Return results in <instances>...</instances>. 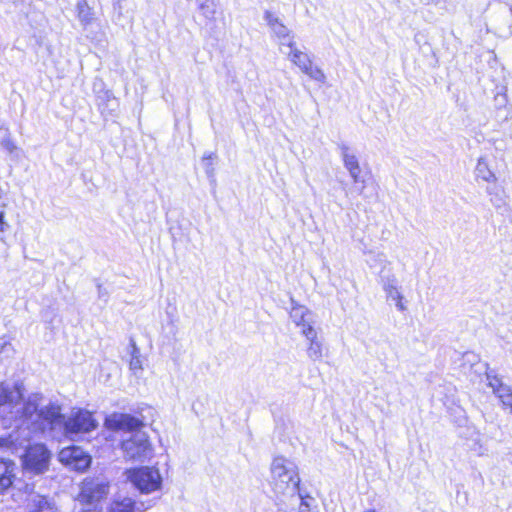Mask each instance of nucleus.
Instances as JSON below:
<instances>
[{
	"label": "nucleus",
	"instance_id": "17",
	"mask_svg": "<svg viewBox=\"0 0 512 512\" xmlns=\"http://www.w3.org/2000/svg\"><path fill=\"white\" fill-rule=\"evenodd\" d=\"M290 51L287 54L288 59L296 65L302 72L307 70V67L311 65L313 62L310 56L301 51L296 47V43H294L293 47H288Z\"/></svg>",
	"mask_w": 512,
	"mask_h": 512
},
{
	"label": "nucleus",
	"instance_id": "11",
	"mask_svg": "<svg viewBox=\"0 0 512 512\" xmlns=\"http://www.w3.org/2000/svg\"><path fill=\"white\" fill-rule=\"evenodd\" d=\"M488 386L492 389L493 393L499 398L504 409H509L512 414V389L510 386L504 384L502 380L496 375L486 374Z\"/></svg>",
	"mask_w": 512,
	"mask_h": 512
},
{
	"label": "nucleus",
	"instance_id": "31",
	"mask_svg": "<svg viewBox=\"0 0 512 512\" xmlns=\"http://www.w3.org/2000/svg\"><path fill=\"white\" fill-rule=\"evenodd\" d=\"M98 296L105 301L107 300L108 293L100 285L98 286Z\"/></svg>",
	"mask_w": 512,
	"mask_h": 512
},
{
	"label": "nucleus",
	"instance_id": "2",
	"mask_svg": "<svg viewBox=\"0 0 512 512\" xmlns=\"http://www.w3.org/2000/svg\"><path fill=\"white\" fill-rule=\"evenodd\" d=\"M23 394L19 387H9L0 383V418L6 426H13L17 429L12 432L8 437L0 438V448L11 449L17 451L18 446L22 443L19 442V431H28V427L22 423V407L27 400L22 401Z\"/></svg>",
	"mask_w": 512,
	"mask_h": 512
},
{
	"label": "nucleus",
	"instance_id": "6",
	"mask_svg": "<svg viewBox=\"0 0 512 512\" xmlns=\"http://www.w3.org/2000/svg\"><path fill=\"white\" fill-rule=\"evenodd\" d=\"M122 449L125 457L131 460L144 461L153 454L148 435L141 430L135 431L129 438L123 440Z\"/></svg>",
	"mask_w": 512,
	"mask_h": 512
},
{
	"label": "nucleus",
	"instance_id": "29",
	"mask_svg": "<svg viewBox=\"0 0 512 512\" xmlns=\"http://www.w3.org/2000/svg\"><path fill=\"white\" fill-rule=\"evenodd\" d=\"M2 146L9 152V153H13L16 149H17V146L15 145V143L8 137L6 139H4L2 141Z\"/></svg>",
	"mask_w": 512,
	"mask_h": 512
},
{
	"label": "nucleus",
	"instance_id": "10",
	"mask_svg": "<svg viewBox=\"0 0 512 512\" xmlns=\"http://www.w3.org/2000/svg\"><path fill=\"white\" fill-rule=\"evenodd\" d=\"M381 284L387 299L395 302V306L399 311H405L406 306L403 303V295L398 286V280L394 274L380 275Z\"/></svg>",
	"mask_w": 512,
	"mask_h": 512
},
{
	"label": "nucleus",
	"instance_id": "8",
	"mask_svg": "<svg viewBox=\"0 0 512 512\" xmlns=\"http://www.w3.org/2000/svg\"><path fill=\"white\" fill-rule=\"evenodd\" d=\"M59 460L77 471H84L91 463V457L76 446L63 448L59 453Z\"/></svg>",
	"mask_w": 512,
	"mask_h": 512
},
{
	"label": "nucleus",
	"instance_id": "12",
	"mask_svg": "<svg viewBox=\"0 0 512 512\" xmlns=\"http://www.w3.org/2000/svg\"><path fill=\"white\" fill-rule=\"evenodd\" d=\"M264 19L278 40H287V47L294 46V35L277 16L270 11H265Z\"/></svg>",
	"mask_w": 512,
	"mask_h": 512
},
{
	"label": "nucleus",
	"instance_id": "14",
	"mask_svg": "<svg viewBox=\"0 0 512 512\" xmlns=\"http://www.w3.org/2000/svg\"><path fill=\"white\" fill-rule=\"evenodd\" d=\"M302 334L308 341L307 345V356L312 361H319L323 357V343L318 337V333L315 329L302 330Z\"/></svg>",
	"mask_w": 512,
	"mask_h": 512
},
{
	"label": "nucleus",
	"instance_id": "22",
	"mask_svg": "<svg viewBox=\"0 0 512 512\" xmlns=\"http://www.w3.org/2000/svg\"><path fill=\"white\" fill-rule=\"evenodd\" d=\"M78 19L83 25H88L93 20V12L85 0H79L76 5Z\"/></svg>",
	"mask_w": 512,
	"mask_h": 512
},
{
	"label": "nucleus",
	"instance_id": "32",
	"mask_svg": "<svg viewBox=\"0 0 512 512\" xmlns=\"http://www.w3.org/2000/svg\"><path fill=\"white\" fill-rule=\"evenodd\" d=\"M206 173L209 177H212L214 175V168L211 163H206Z\"/></svg>",
	"mask_w": 512,
	"mask_h": 512
},
{
	"label": "nucleus",
	"instance_id": "7",
	"mask_svg": "<svg viewBox=\"0 0 512 512\" xmlns=\"http://www.w3.org/2000/svg\"><path fill=\"white\" fill-rule=\"evenodd\" d=\"M50 453L43 444H34L27 448L22 456L23 467L26 471L40 474L47 470Z\"/></svg>",
	"mask_w": 512,
	"mask_h": 512
},
{
	"label": "nucleus",
	"instance_id": "18",
	"mask_svg": "<svg viewBox=\"0 0 512 512\" xmlns=\"http://www.w3.org/2000/svg\"><path fill=\"white\" fill-rule=\"evenodd\" d=\"M338 147L344 167L347 171L360 168L358 157L347 144L342 143Z\"/></svg>",
	"mask_w": 512,
	"mask_h": 512
},
{
	"label": "nucleus",
	"instance_id": "35",
	"mask_svg": "<svg viewBox=\"0 0 512 512\" xmlns=\"http://www.w3.org/2000/svg\"><path fill=\"white\" fill-rule=\"evenodd\" d=\"M213 158V154H209L208 156H204L203 160L206 161V160H210Z\"/></svg>",
	"mask_w": 512,
	"mask_h": 512
},
{
	"label": "nucleus",
	"instance_id": "26",
	"mask_svg": "<svg viewBox=\"0 0 512 512\" xmlns=\"http://www.w3.org/2000/svg\"><path fill=\"white\" fill-rule=\"evenodd\" d=\"M303 73H305L311 79H313L321 84H324L326 82V75L323 72V70L321 68H319L318 66L313 65V63L311 65H309L307 67V70H304Z\"/></svg>",
	"mask_w": 512,
	"mask_h": 512
},
{
	"label": "nucleus",
	"instance_id": "15",
	"mask_svg": "<svg viewBox=\"0 0 512 512\" xmlns=\"http://www.w3.org/2000/svg\"><path fill=\"white\" fill-rule=\"evenodd\" d=\"M290 317L296 326L302 330L315 329L314 328V317L308 308L302 305H294L290 311Z\"/></svg>",
	"mask_w": 512,
	"mask_h": 512
},
{
	"label": "nucleus",
	"instance_id": "37",
	"mask_svg": "<svg viewBox=\"0 0 512 512\" xmlns=\"http://www.w3.org/2000/svg\"><path fill=\"white\" fill-rule=\"evenodd\" d=\"M200 8H201L202 10H204V9H205V5H204V4H201V5H200Z\"/></svg>",
	"mask_w": 512,
	"mask_h": 512
},
{
	"label": "nucleus",
	"instance_id": "30",
	"mask_svg": "<svg viewBox=\"0 0 512 512\" xmlns=\"http://www.w3.org/2000/svg\"><path fill=\"white\" fill-rule=\"evenodd\" d=\"M491 202L497 206V207H500L501 204L503 203V200L501 197H499V195L497 193H495V196L494 197H491Z\"/></svg>",
	"mask_w": 512,
	"mask_h": 512
},
{
	"label": "nucleus",
	"instance_id": "4",
	"mask_svg": "<svg viewBox=\"0 0 512 512\" xmlns=\"http://www.w3.org/2000/svg\"><path fill=\"white\" fill-rule=\"evenodd\" d=\"M127 479L141 493L149 494L161 488L162 477L157 468L140 467L126 471Z\"/></svg>",
	"mask_w": 512,
	"mask_h": 512
},
{
	"label": "nucleus",
	"instance_id": "28",
	"mask_svg": "<svg viewBox=\"0 0 512 512\" xmlns=\"http://www.w3.org/2000/svg\"><path fill=\"white\" fill-rule=\"evenodd\" d=\"M6 211H5V205H0V234L6 233L10 225L6 220Z\"/></svg>",
	"mask_w": 512,
	"mask_h": 512
},
{
	"label": "nucleus",
	"instance_id": "5",
	"mask_svg": "<svg viewBox=\"0 0 512 512\" xmlns=\"http://www.w3.org/2000/svg\"><path fill=\"white\" fill-rule=\"evenodd\" d=\"M109 482L102 477H87L80 484L77 500L82 504H95L109 494Z\"/></svg>",
	"mask_w": 512,
	"mask_h": 512
},
{
	"label": "nucleus",
	"instance_id": "34",
	"mask_svg": "<svg viewBox=\"0 0 512 512\" xmlns=\"http://www.w3.org/2000/svg\"><path fill=\"white\" fill-rule=\"evenodd\" d=\"M287 40H279L280 46H287Z\"/></svg>",
	"mask_w": 512,
	"mask_h": 512
},
{
	"label": "nucleus",
	"instance_id": "25",
	"mask_svg": "<svg viewBox=\"0 0 512 512\" xmlns=\"http://www.w3.org/2000/svg\"><path fill=\"white\" fill-rule=\"evenodd\" d=\"M361 168H356V170H349L348 173L355 184V191L358 195H363L365 188V180L361 176Z\"/></svg>",
	"mask_w": 512,
	"mask_h": 512
},
{
	"label": "nucleus",
	"instance_id": "20",
	"mask_svg": "<svg viewBox=\"0 0 512 512\" xmlns=\"http://www.w3.org/2000/svg\"><path fill=\"white\" fill-rule=\"evenodd\" d=\"M475 174L478 179H482L485 182H495L497 180L496 175L489 168L488 161L485 157L478 159Z\"/></svg>",
	"mask_w": 512,
	"mask_h": 512
},
{
	"label": "nucleus",
	"instance_id": "36",
	"mask_svg": "<svg viewBox=\"0 0 512 512\" xmlns=\"http://www.w3.org/2000/svg\"><path fill=\"white\" fill-rule=\"evenodd\" d=\"M83 512H101V511H98V510H95V509H88V510H85Z\"/></svg>",
	"mask_w": 512,
	"mask_h": 512
},
{
	"label": "nucleus",
	"instance_id": "13",
	"mask_svg": "<svg viewBox=\"0 0 512 512\" xmlns=\"http://www.w3.org/2000/svg\"><path fill=\"white\" fill-rule=\"evenodd\" d=\"M107 425L115 430H137L143 423L136 417L129 414H113L107 419Z\"/></svg>",
	"mask_w": 512,
	"mask_h": 512
},
{
	"label": "nucleus",
	"instance_id": "24",
	"mask_svg": "<svg viewBox=\"0 0 512 512\" xmlns=\"http://www.w3.org/2000/svg\"><path fill=\"white\" fill-rule=\"evenodd\" d=\"M361 168H356V170H349L348 173L355 184V191L358 195H363L365 188V180L361 176Z\"/></svg>",
	"mask_w": 512,
	"mask_h": 512
},
{
	"label": "nucleus",
	"instance_id": "1",
	"mask_svg": "<svg viewBox=\"0 0 512 512\" xmlns=\"http://www.w3.org/2000/svg\"><path fill=\"white\" fill-rule=\"evenodd\" d=\"M41 399L40 394H32L22 407L21 421L28 427L27 437L30 433L63 429L65 434L72 438L78 433L89 432L96 428L97 422L89 411L73 410L65 420L61 407L57 404L50 403L39 408Z\"/></svg>",
	"mask_w": 512,
	"mask_h": 512
},
{
	"label": "nucleus",
	"instance_id": "19",
	"mask_svg": "<svg viewBox=\"0 0 512 512\" xmlns=\"http://www.w3.org/2000/svg\"><path fill=\"white\" fill-rule=\"evenodd\" d=\"M29 512H55L52 503L44 496L34 495L28 503Z\"/></svg>",
	"mask_w": 512,
	"mask_h": 512
},
{
	"label": "nucleus",
	"instance_id": "16",
	"mask_svg": "<svg viewBox=\"0 0 512 512\" xmlns=\"http://www.w3.org/2000/svg\"><path fill=\"white\" fill-rule=\"evenodd\" d=\"M15 463L8 459H0V489L4 490L10 487L15 477Z\"/></svg>",
	"mask_w": 512,
	"mask_h": 512
},
{
	"label": "nucleus",
	"instance_id": "33",
	"mask_svg": "<svg viewBox=\"0 0 512 512\" xmlns=\"http://www.w3.org/2000/svg\"><path fill=\"white\" fill-rule=\"evenodd\" d=\"M376 258H377V261H378L380 264H384V265H385V264H390V263L387 261V259H386V257H385V255H384V254H378V255L376 256Z\"/></svg>",
	"mask_w": 512,
	"mask_h": 512
},
{
	"label": "nucleus",
	"instance_id": "23",
	"mask_svg": "<svg viewBox=\"0 0 512 512\" xmlns=\"http://www.w3.org/2000/svg\"><path fill=\"white\" fill-rule=\"evenodd\" d=\"M495 103L499 109L498 117H501L504 121L512 118V108L507 105V98L505 94H497L495 96Z\"/></svg>",
	"mask_w": 512,
	"mask_h": 512
},
{
	"label": "nucleus",
	"instance_id": "21",
	"mask_svg": "<svg viewBox=\"0 0 512 512\" xmlns=\"http://www.w3.org/2000/svg\"><path fill=\"white\" fill-rule=\"evenodd\" d=\"M130 355L131 359L129 361V369L135 376L139 377L142 374L143 365L140 356V351L133 340H131L130 342Z\"/></svg>",
	"mask_w": 512,
	"mask_h": 512
},
{
	"label": "nucleus",
	"instance_id": "3",
	"mask_svg": "<svg viewBox=\"0 0 512 512\" xmlns=\"http://www.w3.org/2000/svg\"><path fill=\"white\" fill-rule=\"evenodd\" d=\"M271 486L278 497L294 496L299 489L300 477L297 465L290 459L277 456L270 466Z\"/></svg>",
	"mask_w": 512,
	"mask_h": 512
},
{
	"label": "nucleus",
	"instance_id": "27",
	"mask_svg": "<svg viewBox=\"0 0 512 512\" xmlns=\"http://www.w3.org/2000/svg\"><path fill=\"white\" fill-rule=\"evenodd\" d=\"M14 348L12 344L6 339L0 338V355L10 357L14 354Z\"/></svg>",
	"mask_w": 512,
	"mask_h": 512
},
{
	"label": "nucleus",
	"instance_id": "38",
	"mask_svg": "<svg viewBox=\"0 0 512 512\" xmlns=\"http://www.w3.org/2000/svg\"><path fill=\"white\" fill-rule=\"evenodd\" d=\"M364 512H376V511H375V510H373V509H370V510H366V511H364Z\"/></svg>",
	"mask_w": 512,
	"mask_h": 512
},
{
	"label": "nucleus",
	"instance_id": "9",
	"mask_svg": "<svg viewBox=\"0 0 512 512\" xmlns=\"http://www.w3.org/2000/svg\"><path fill=\"white\" fill-rule=\"evenodd\" d=\"M143 502L125 495H115L106 506L105 512H144Z\"/></svg>",
	"mask_w": 512,
	"mask_h": 512
}]
</instances>
